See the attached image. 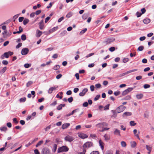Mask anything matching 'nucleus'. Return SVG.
Masks as SVG:
<instances>
[{
	"instance_id": "0eeeda50",
	"label": "nucleus",
	"mask_w": 154,
	"mask_h": 154,
	"mask_svg": "<svg viewBox=\"0 0 154 154\" xmlns=\"http://www.w3.org/2000/svg\"><path fill=\"white\" fill-rule=\"evenodd\" d=\"M42 154H50V150L47 148H44L42 151Z\"/></svg>"
},
{
	"instance_id": "052dcab7",
	"label": "nucleus",
	"mask_w": 154,
	"mask_h": 154,
	"mask_svg": "<svg viewBox=\"0 0 154 154\" xmlns=\"http://www.w3.org/2000/svg\"><path fill=\"white\" fill-rule=\"evenodd\" d=\"M90 88L91 90V91H94V85H91L90 87Z\"/></svg>"
},
{
	"instance_id": "5701e85b",
	"label": "nucleus",
	"mask_w": 154,
	"mask_h": 154,
	"mask_svg": "<svg viewBox=\"0 0 154 154\" xmlns=\"http://www.w3.org/2000/svg\"><path fill=\"white\" fill-rule=\"evenodd\" d=\"M131 112H125L123 113V116L124 117L125 116H130L131 115Z\"/></svg>"
},
{
	"instance_id": "4be33fe9",
	"label": "nucleus",
	"mask_w": 154,
	"mask_h": 154,
	"mask_svg": "<svg viewBox=\"0 0 154 154\" xmlns=\"http://www.w3.org/2000/svg\"><path fill=\"white\" fill-rule=\"evenodd\" d=\"M150 21V20L149 19L147 18L143 20L144 23L146 24L149 23Z\"/></svg>"
},
{
	"instance_id": "f03ea898",
	"label": "nucleus",
	"mask_w": 154,
	"mask_h": 154,
	"mask_svg": "<svg viewBox=\"0 0 154 154\" xmlns=\"http://www.w3.org/2000/svg\"><path fill=\"white\" fill-rule=\"evenodd\" d=\"M93 145V143L91 142H87L83 145V149H85L89 148Z\"/></svg>"
},
{
	"instance_id": "49530a36",
	"label": "nucleus",
	"mask_w": 154,
	"mask_h": 154,
	"mask_svg": "<svg viewBox=\"0 0 154 154\" xmlns=\"http://www.w3.org/2000/svg\"><path fill=\"white\" fill-rule=\"evenodd\" d=\"M60 66L59 65H57L54 67L53 69L55 70H57V69H58L60 68Z\"/></svg>"
},
{
	"instance_id": "4468645a",
	"label": "nucleus",
	"mask_w": 154,
	"mask_h": 154,
	"mask_svg": "<svg viewBox=\"0 0 154 154\" xmlns=\"http://www.w3.org/2000/svg\"><path fill=\"white\" fill-rule=\"evenodd\" d=\"M70 125V124L69 123H65L63 124L62 125V128L63 129H64L67 128Z\"/></svg>"
},
{
	"instance_id": "603ef678",
	"label": "nucleus",
	"mask_w": 154,
	"mask_h": 154,
	"mask_svg": "<svg viewBox=\"0 0 154 154\" xmlns=\"http://www.w3.org/2000/svg\"><path fill=\"white\" fill-rule=\"evenodd\" d=\"M73 100V97H71L68 99V101L69 103H71Z\"/></svg>"
},
{
	"instance_id": "39448f33",
	"label": "nucleus",
	"mask_w": 154,
	"mask_h": 154,
	"mask_svg": "<svg viewBox=\"0 0 154 154\" xmlns=\"http://www.w3.org/2000/svg\"><path fill=\"white\" fill-rule=\"evenodd\" d=\"M115 40V39L114 38H110L106 39V40L104 42V43H106V45L110 44L111 42H113Z\"/></svg>"
},
{
	"instance_id": "8fccbe9b",
	"label": "nucleus",
	"mask_w": 154,
	"mask_h": 154,
	"mask_svg": "<svg viewBox=\"0 0 154 154\" xmlns=\"http://www.w3.org/2000/svg\"><path fill=\"white\" fill-rule=\"evenodd\" d=\"M39 28L41 30L43 29H44V24H39Z\"/></svg>"
},
{
	"instance_id": "0e129e2a",
	"label": "nucleus",
	"mask_w": 154,
	"mask_h": 154,
	"mask_svg": "<svg viewBox=\"0 0 154 154\" xmlns=\"http://www.w3.org/2000/svg\"><path fill=\"white\" fill-rule=\"evenodd\" d=\"M120 94V92L119 91H116V92H114V95L116 96L119 95Z\"/></svg>"
},
{
	"instance_id": "37998d69",
	"label": "nucleus",
	"mask_w": 154,
	"mask_h": 154,
	"mask_svg": "<svg viewBox=\"0 0 154 154\" xmlns=\"http://www.w3.org/2000/svg\"><path fill=\"white\" fill-rule=\"evenodd\" d=\"M32 84V82L31 81L28 82L26 84V86L29 87Z\"/></svg>"
},
{
	"instance_id": "aec40b11",
	"label": "nucleus",
	"mask_w": 154,
	"mask_h": 154,
	"mask_svg": "<svg viewBox=\"0 0 154 154\" xmlns=\"http://www.w3.org/2000/svg\"><path fill=\"white\" fill-rule=\"evenodd\" d=\"M89 16L88 13H85L82 16V19L84 20H86Z\"/></svg>"
},
{
	"instance_id": "e433bc0d",
	"label": "nucleus",
	"mask_w": 154,
	"mask_h": 154,
	"mask_svg": "<svg viewBox=\"0 0 154 154\" xmlns=\"http://www.w3.org/2000/svg\"><path fill=\"white\" fill-rule=\"evenodd\" d=\"M21 39L23 41H24L26 39V35L25 34L22 35L21 36Z\"/></svg>"
},
{
	"instance_id": "72a5a7b5",
	"label": "nucleus",
	"mask_w": 154,
	"mask_h": 154,
	"mask_svg": "<svg viewBox=\"0 0 154 154\" xmlns=\"http://www.w3.org/2000/svg\"><path fill=\"white\" fill-rule=\"evenodd\" d=\"M121 144L122 147H125L126 146L125 142L124 141H122L121 142Z\"/></svg>"
},
{
	"instance_id": "7c9ffc66",
	"label": "nucleus",
	"mask_w": 154,
	"mask_h": 154,
	"mask_svg": "<svg viewBox=\"0 0 154 154\" xmlns=\"http://www.w3.org/2000/svg\"><path fill=\"white\" fill-rule=\"evenodd\" d=\"M144 49V47L143 46H139L137 49V51H142Z\"/></svg>"
},
{
	"instance_id": "dca6fc26",
	"label": "nucleus",
	"mask_w": 154,
	"mask_h": 154,
	"mask_svg": "<svg viewBox=\"0 0 154 154\" xmlns=\"http://www.w3.org/2000/svg\"><path fill=\"white\" fill-rule=\"evenodd\" d=\"M65 106V104H60L57 107V109L58 110H60L62 109V107H64Z\"/></svg>"
},
{
	"instance_id": "69168bd1",
	"label": "nucleus",
	"mask_w": 154,
	"mask_h": 154,
	"mask_svg": "<svg viewBox=\"0 0 154 154\" xmlns=\"http://www.w3.org/2000/svg\"><path fill=\"white\" fill-rule=\"evenodd\" d=\"M13 121L14 123H15L16 124H17L18 122V121H17V119L15 118H14L13 119Z\"/></svg>"
},
{
	"instance_id": "7ed1b4c3",
	"label": "nucleus",
	"mask_w": 154,
	"mask_h": 154,
	"mask_svg": "<svg viewBox=\"0 0 154 154\" xmlns=\"http://www.w3.org/2000/svg\"><path fill=\"white\" fill-rule=\"evenodd\" d=\"M125 109H126V107L125 106L121 105L118 107L116 110L117 113H119L123 112Z\"/></svg>"
},
{
	"instance_id": "bf43d9fd",
	"label": "nucleus",
	"mask_w": 154,
	"mask_h": 154,
	"mask_svg": "<svg viewBox=\"0 0 154 154\" xmlns=\"http://www.w3.org/2000/svg\"><path fill=\"white\" fill-rule=\"evenodd\" d=\"M109 104H108L106 105L104 107V110H108L109 109Z\"/></svg>"
},
{
	"instance_id": "09e8293b",
	"label": "nucleus",
	"mask_w": 154,
	"mask_h": 154,
	"mask_svg": "<svg viewBox=\"0 0 154 154\" xmlns=\"http://www.w3.org/2000/svg\"><path fill=\"white\" fill-rule=\"evenodd\" d=\"M143 87L144 88L146 89L149 88L150 87V85L149 84H146L144 85Z\"/></svg>"
},
{
	"instance_id": "2eb2a0df",
	"label": "nucleus",
	"mask_w": 154,
	"mask_h": 154,
	"mask_svg": "<svg viewBox=\"0 0 154 154\" xmlns=\"http://www.w3.org/2000/svg\"><path fill=\"white\" fill-rule=\"evenodd\" d=\"M99 145L100 146L101 149L103 150L104 149V143L101 140L99 141Z\"/></svg>"
},
{
	"instance_id": "c756f323",
	"label": "nucleus",
	"mask_w": 154,
	"mask_h": 154,
	"mask_svg": "<svg viewBox=\"0 0 154 154\" xmlns=\"http://www.w3.org/2000/svg\"><path fill=\"white\" fill-rule=\"evenodd\" d=\"M7 70V67H4L2 69H1L0 71V73L2 74H3Z\"/></svg>"
},
{
	"instance_id": "6e6552de",
	"label": "nucleus",
	"mask_w": 154,
	"mask_h": 154,
	"mask_svg": "<svg viewBox=\"0 0 154 154\" xmlns=\"http://www.w3.org/2000/svg\"><path fill=\"white\" fill-rule=\"evenodd\" d=\"M137 69H135L131 70H130L129 71H128L125 73H123L121 74H120V76H124L125 75H126L130 73L131 72H132L135 71H137Z\"/></svg>"
},
{
	"instance_id": "6e6d98bb",
	"label": "nucleus",
	"mask_w": 154,
	"mask_h": 154,
	"mask_svg": "<svg viewBox=\"0 0 154 154\" xmlns=\"http://www.w3.org/2000/svg\"><path fill=\"white\" fill-rule=\"evenodd\" d=\"M31 65L28 63H26L24 64V66L26 68H28Z\"/></svg>"
},
{
	"instance_id": "f257e3e1",
	"label": "nucleus",
	"mask_w": 154,
	"mask_h": 154,
	"mask_svg": "<svg viewBox=\"0 0 154 154\" xmlns=\"http://www.w3.org/2000/svg\"><path fill=\"white\" fill-rule=\"evenodd\" d=\"M69 150V148L66 146H63L59 148H58L57 149V152L60 153L63 152H67Z\"/></svg>"
},
{
	"instance_id": "680f3d73",
	"label": "nucleus",
	"mask_w": 154,
	"mask_h": 154,
	"mask_svg": "<svg viewBox=\"0 0 154 154\" xmlns=\"http://www.w3.org/2000/svg\"><path fill=\"white\" fill-rule=\"evenodd\" d=\"M115 50V48L114 47H111L109 48V50L111 52H113Z\"/></svg>"
},
{
	"instance_id": "412c9836",
	"label": "nucleus",
	"mask_w": 154,
	"mask_h": 154,
	"mask_svg": "<svg viewBox=\"0 0 154 154\" xmlns=\"http://www.w3.org/2000/svg\"><path fill=\"white\" fill-rule=\"evenodd\" d=\"M131 146L132 148H134L136 146V143L135 141L131 142L130 143Z\"/></svg>"
},
{
	"instance_id": "c85d7f7f",
	"label": "nucleus",
	"mask_w": 154,
	"mask_h": 154,
	"mask_svg": "<svg viewBox=\"0 0 154 154\" xmlns=\"http://www.w3.org/2000/svg\"><path fill=\"white\" fill-rule=\"evenodd\" d=\"M29 22V20L28 19L25 18L23 21V24L24 25H26Z\"/></svg>"
},
{
	"instance_id": "a18cd8bd",
	"label": "nucleus",
	"mask_w": 154,
	"mask_h": 154,
	"mask_svg": "<svg viewBox=\"0 0 154 154\" xmlns=\"http://www.w3.org/2000/svg\"><path fill=\"white\" fill-rule=\"evenodd\" d=\"M100 94H98L97 95H96L95 97L94 98V100L95 101H96L100 97Z\"/></svg>"
},
{
	"instance_id": "f3484780",
	"label": "nucleus",
	"mask_w": 154,
	"mask_h": 154,
	"mask_svg": "<svg viewBox=\"0 0 154 154\" xmlns=\"http://www.w3.org/2000/svg\"><path fill=\"white\" fill-rule=\"evenodd\" d=\"M114 134L116 135L120 136V131L117 129H116L115 130L114 132Z\"/></svg>"
},
{
	"instance_id": "774afa93",
	"label": "nucleus",
	"mask_w": 154,
	"mask_h": 154,
	"mask_svg": "<svg viewBox=\"0 0 154 154\" xmlns=\"http://www.w3.org/2000/svg\"><path fill=\"white\" fill-rule=\"evenodd\" d=\"M83 106L84 107H87L88 105V103L87 102H86L83 104Z\"/></svg>"
},
{
	"instance_id": "f8f14e48",
	"label": "nucleus",
	"mask_w": 154,
	"mask_h": 154,
	"mask_svg": "<svg viewBox=\"0 0 154 154\" xmlns=\"http://www.w3.org/2000/svg\"><path fill=\"white\" fill-rule=\"evenodd\" d=\"M58 88L57 86H56L54 87H51L48 90V93L51 94L53 90H56V88Z\"/></svg>"
},
{
	"instance_id": "c9c22d12",
	"label": "nucleus",
	"mask_w": 154,
	"mask_h": 154,
	"mask_svg": "<svg viewBox=\"0 0 154 154\" xmlns=\"http://www.w3.org/2000/svg\"><path fill=\"white\" fill-rule=\"evenodd\" d=\"M87 30V28H85L83 30H82L80 33V35H82L84 33H85Z\"/></svg>"
},
{
	"instance_id": "2f4dec72",
	"label": "nucleus",
	"mask_w": 154,
	"mask_h": 154,
	"mask_svg": "<svg viewBox=\"0 0 154 154\" xmlns=\"http://www.w3.org/2000/svg\"><path fill=\"white\" fill-rule=\"evenodd\" d=\"M72 15V13L71 12L68 13L66 15V17L67 18H69L71 17Z\"/></svg>"
},
{
	"instance_id": "5fc2aeb1",
	"label": "nucleus",
	"mask_w": 154,
	"mask_h": 154,
	"mask_svg": "<svg viewBox=\"0 0 154 154\" xmlns=\"http://www.w3.org/2000/svg\"><path fill=\"white\" fill-rule=\"evenodd\" d=\"M90 154H99V153L98 151H94L92 152Z\"/></svg>"
},
{
	"instance_id": "13d9d810",
	"label": "nucleus",
	"mask_w": 154,
	"mask_h": 154,
	"mask_svg": "<svg viewBox=\"0 0 154 154\" xmlns=\"http://www.w3.org/2000/svg\"><path fill=\"white\" fill-rule=\"evenodd\" d=\"M95 86L97 88H100L101 85L100 84L98 83L96 84L95 85Z\"/></svg>"
},
{
	"instance_id": "a19ab883",
	"label": "nucleus",
	"mask_w": 154,
	"mask_h": 154,
	"mask_svg": "<svg viewBox=\"0 0 154 154\" xmlns=\"http://www.w3.org/2000/svg\"><path fill=\"white\" fill-rule=\"evenodd\" d=\"M67 33V31L66 30H64L62 31L61 33H60V35L62 36H63L64 35Z\"/></svg>"
},
{
	"instance_id": "79ce46f5",
	"label": "nucleus",
	"mask_w": 154,
	"mask_h": 154,
	"mask_svg": "<svg viewBox=\"0 0 154 154\" xmlns=\"http://www.w3.org/2000/svg\"><path fill=\"white\" fill-rule=\"evenodd\" d=\"M130 123V125L132 126H135L136 124L134 122V121H131Z\"/></svg>"
},
{
	"instance_id": "338daca9",
	"label": "nucleus",
	"mask_w": 154,
	"mask_h": 154,
	"mask_svg": "<svg viewBox=\"0 0 154 154\" xmlns=\"http://www.w3.org/2000/svg\"><path fill=\"white\" fill-rule=\"evenodd\" d=\"M7 126L9 128H10L11 127L12 125L11 123L8 122L6 124Z\"/></svg>"
},
{
	"instance_id": "de8ad7c7",
	"label": "nucleus",
	"mask_w": 154,
	"mask_h": 154,
	"mask_svg": "<svg viewBox=\"0 0 154 154\" xmlns=\"http://www.w3.org/2000/svg\"><path fill=\"white\" fill-rule=\"evenodd\" d=\"M129 60V59L128 58H124L123 60V62L125 63L128 62Z\"/></svg>"
},
{
	"instance_id": "58836bf2",
	"label": "nucleus",
	"mask_w": 154,
	"mask_h": 154,
	"mask_svg": "<svg viewBox=\"0 0 154 154\" xmlns=\"http://www.w3.org/2000/svg\"><path fill=\"white\" fill-rule=\"evenodd\" d=\"M128 93H129L128 92V90H127V89H126L122 93V95L123 96H125V95H126V94H128Z\"/></svg>"
},
{
	"instance_id": "473e14b6",
	"label": "nucleus",
	"mask_w": 154,
	"mask_h": 154,
	"mask_svg": "<svg viewBox=\"0 0 154 154\" xmlns=\"http://www.w3.org/2000/svg\"><path fill=\"white\" fill-rule=\"evenodd\" d=\"M146 149L148 151H151L152 150V147L150 146H149L148 145H146Z\"/></svg>"
},
{
	"instance_id": "cd10ccee",
	"label": "nucleus",
	"mask_w": 154,
	"mask_h": 154,
	"mask_svg": "<svg viewBox=\"0 0 154 154\" xmlns=\"http://www.w3.org/2000/svg\"><path fill=\"white\" fill-rule=\"evenodd\" d=\"M57 145L56 144H54L53 146V149H52V151L54 152H55L56 151L57 149Z\"/></svg>"
},
{
	"instance_id": "a878e982",
	"label": "nucleus",
	"mask_w": 154,
	"mask_h": 154,
	"mask_svg": "<svg viewBox=\"0 0 154 154\" xmlns=\"http://www.w3.org/2000/svg\"><path fill=\"white\" fill-rule=\"evenodd\" d=\"M131 98V96L130 95H128L124 98L122 99V100H129Z\"/></svg>"
},
{
	"instance_id": "423d86ee",
	"label": "nucleus",
	"mask_w": 154,
	"mask_h": 154,
	"mask_svg": "<svg viewBox=\"0 0 154 154\" xmlns=\"http://www.w3.org/2000/svg\"><path fill=\"white\" fill-rule=\"evenodd\" d=\"M29 51V49L27 48H23L21 50V54L22 55L27 54Z\"/></svg>"
},
{
	"instance_id": "9b49d317",
	"label": "nucleus",
	"mask_w": 154,
	"mask_h": 154,
	"mask_svg": "<svg viewBox=\"0 0 154 154\" xmlns=\"http://www.w3.org/2000/svg\"><path fill=\"white\" fill-rule=\"evenodd\" d=\"M88 89L87 88H84L82 90V92H80L79 94V95L80 96L82 97L85 95V93L88 91Z\"/></svg>"
},
{
	"instance_id": "c03bdc74",
	"label": "nucleus",
	"mask_w": 154,
	"mask_h": 154,
	"mask_svg": "<svg viewBox=\"0 0 154 154\" xmlns=\"http://www.w3.org/2000/svg\"><path fill=\"white\" fill-rule=\"evenodd\" d=\"M79 108L75 109L74 110H73L72 112L73 113V114L75 113L78 112H79Z\"/></svg>"
},
{
	"instance_id": "e2e57ef3",
	"label": "nucleus",
	"mask_w": 154,
	"mask_h": 154,
	"mask_svg": "<svg viewBox=\"0 0 154 154\" xmlns=\"http://www.w3.org/2000/svg\"><path fill=\"white\" fill-rule=\"evenodd\" d=\"M136 15L137 16V17H140L141 15H142V14L140 12H137V13H136Z\"/></svg>"
},
{
	"instance_id": "ea45409f",
	"label": "nucleus",
	"mask_w": 154,
	"mask_h": 154,
	"mask_svg": "<svg viewBox=\"0 0 154 154\" xmlns=\"http://www.w3.org/2000/svg\"><path fill=\"white\" fill-rule=\"evenodd\" d=\"M0 129L1 131H5L7 130V128L5 126V127H1L0 128Z\"/></svg>"
},
{
	"instance_id": "4d7b16f0",
	"label": "nucleus",
	"mask_w": 154,
	"mask_h": 154,
	"mask_svg": "<svg viewBox=\"0 0 154 154\" xmlns=\"http://www.w3.org/2000/svg\"><path fill=\"white\" fill-rule=\"evenodd\" d=\"M2 63L5 65H7L8 64V62L7 60H4L2 61Z\"/></svg>"
},
{
	"instance_id": "6ab92c4d",
	"label": "nucleus",
	"mask_w": 154,
	"mask_h": 154,
	"mask_svg": "<svg viewBox=\"0 0 154 154\" xmlns=\"http://www.w3.org/2000/svg\"><path fill=\"white\" fill-rule=\"evenodd\" d=\"M143 95L142 94H139L136 95V97L137 99H140L143 98Z\"/></svg>"
},
{
	"instance_id": "b1692460",
	"label": "nucleus",
	"mask_w": 154,
	"mask_h": 154,
	"mask_svg": "<svg viewBox=\"0 0 154 154\" xmlns=\"http://www.w3.org/2000/svg\"><path fill=\"white\" fill-rule=\"evenodd\" d=\"M104 137L105 138V140L107 141L109 140L110 139V136L106 134L104 135Z\"/></svg>"
},
{
	"instance_id": "1a4fd4ad",
	"label": "nucleus",
	"mask_w": 154,
	"mask_h": 154,
	"mask_svg": "<svg viewBox=\"0 0 154 154\" xmlns=\"http://www.w3.org/2000/svg\"><path fill=\"white\" fill-rule=\"evenodd\" d=\"M13 52L11 51H8L7 52H5L4 53V55L5 56V57L8 58L9 57V56H11L13 54Z\"/></svg>"
},
{
	"instance_id": "f704fd0d",
	"label": "nucleus",
	"mask_w": 154,
	"mask_h": 154,
	"mask_svg": "<svg viewBox=\"0 0 154 154\" xmlns=\"http://www.w3.org/2000/svg\"><path fill=\"white\" fill-rule=\"evenodd\" d=\"M26 98L25 97L21 98L20 99V103L24 102L25 101Z\"/></svg>"
},
{
	"instance_id": "bb28decb",
	"label": "nucleus",
	"mask_w": 154,
	"mask_h": 154,
	"mask_svg": "<svg viewBox=\"0 0 154 154\" xmlns=\"http://www.w3.org/2000/svg\"><path fill=\"white\" fill-rule=\"evenodd\" d=\"M96 127L98 128H103V125L102 124V123H99L97 124L96 125Z\"/></svg>"
},
{
	"instance_id": "393cba45",
	"label": "nucleus",
	"mask_w": 154,
	"mask_h": 154,
	"mask_svg": "<svg viewBox=\"0 0 154 154\" xmlns=\"http://www.w3.org/2000/svg\"><path fill=\"white\" fill-rule=\"evenodd\" d=\"M112 112L113 114L112 116L111 117L114 118L116 117L117 116V113L116 111V110L115 111L112 110Z\"/></svg>"
},
{
	"instance_id": "a211bd4d",
	"label": "nucleus",
	"mask_w": 154,
	"mask_h": 154,
	"mask_svg": "<svg viewBox=\"0 0 154 154\" xmlns=\"http://www.w3.org/2000/svg\"><path fill=\"white\" fill-rule=\"evenodd\" d=\"M58 28V27L57 26L54 27L52 29L49 30V32L50 33L53 32H54L56 30H57Z\"/></svg>"
},
{
	"instance_id": "ddd939ff",
	"label": "nucleus",
	"mask_w": 154,
	"mask_h": 154,
	"mask_svg": "<svg viewBox=\"0 0 154 154\" xmlns=\"http://www.w3.org/2000/svg\"><path fill=\"white\" fill-rule=\"evenodd\" d=\"M42 31L38 29H37L36 31L35 36L36 37L38 38L42 35Z\"/></svg>"
},
{
	"instance_id": "4c0bfd02",
	"label": "nucleus",
	"mask_w": 154,
	"mask_h": 154,
	"mask_svg": "<svg viewBox=\"0 0 154 154\" xmlns=\"http://www.w3.org/2000/svg\"><path fill=\"white\" fill-rule=\"evenodd\" d=\"M43 141L42 140H41L39 141L37 144L36 145V147H38L39 146H40L43 143Z\"/></svg>"
},
{
	"instance_id": "864d4df0",
	"label": "nucleus",
	"mask_w": 154,
	"mask_h": 154,
	"mask_svg": "<svg viewBox=\"0 0 154 154\" xmlns=\"http://www.w3.org/2000/svg\"><path fill=\"white\" fill-rule=\"evenodd\" d=\"M22 44L21 43H19L16 46V48L17 49H18L20 48L22 46Z\"/></svg>"
},
{
	"instance_id": "20e7f679",
	"label": "nucleus",
	"mask_w": 154,
	"mask_h": 154,
	"mask_svg": "<svg viewBox=\"0 0 154 154\" xmlns=\"http://www.w3.org/2000/svg\"><path fill=\"white\" fill-rule=\"evenodd\" d=\"M64 140L66 141L70 142L74 140V138L68 135L65 137Z\"/></svg>"
},
{
	"instance_id": "3c124183",
	"label": "nucleus",
	"mask_w": 154,
	"mask_h": 154,
	"mask_svg": "<svg viewBox=\"0 0 154 154\" xmlns=\"http://www.w3.org/2000/svg\"><path fill=\"white\" fill-rule=\"evenodd\" d=\"M94 54V53H90V54H88V55H87L86 56V58H88V57H91V56H93Z\"/></svg>"
},
{
	"instance_id": "9d476101",
	"label": "nucleus",
	"mask_w": 154,
	"mask_h": 154,
	"mask_svg": "<svg viewBox=\"0 0 154 154\" xmlns=\"http://www.w3.org/2000/svg\"><path fill=\"white\" fill-rule=\"evenodd\" d=\"M78 136L82 139H84L88 137V136L87 135L84 133H79Z\"/></svg>"
}]
</instances>
